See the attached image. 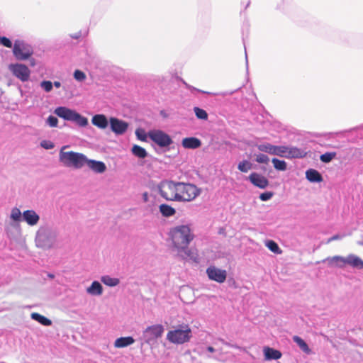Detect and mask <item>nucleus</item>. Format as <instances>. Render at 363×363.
<instances>
[{"label":"nucleus","instance_id":"79ce46f5","mask_svg":"<svg viewBox=\"0 0 363 363\" xmlns=\"http://www.w3.org/2000/svg\"><path fill=\"white\" fill-rule=\"evenodd\" d=\"M274 196V193L272 191H265L259 195V199L262 201H267L270 200Z\"/></svg>","mask_w":363,"mask_h":363},{"label":"nucleus","instance_id":"c9c22d12","mask_svg":"<svg viewBox=\"0 0 363 363\" xmlns=\"http://www.w3.org/2000/svg\"><path fill=\"white\" fill-rule=\"evenodd\" d=\"M255 160L259 164H268L269 162V158L267 155L259 153V154H255Z\"/></svg>","mask_w":363,"mask_h":363},{"label":"nucleus","instance_id":"bb28decb","mask_svg":"<svg viewBox=\"0 0 363 363\" xmlns=\"http://www.w3.org/2000/svg\"><path fill=\"white\" fill-rule=\"evenodd\" d=\"M31 318L44 326H50L52 325V321L45 316L40 315L38 313H32Z\"/></svg>","mask_w":363,"mask_h":363},{"label":"nucleus","instance_id":"37998d69","mask_svg":"<svg viewBox=\"0 0 363 363\" xmlns=\"http://www.w3.org/2000/svg\"><path fill=\"white\" fill-rule=\"evenodd\" d=\"M40 146L45 150H51L54 148L55 145L50 140H44L40 142Z\"/></svg>","mask_w":363,"mask_h":363},{"label":"nucleus","instance_id":"49530a36","mask_svg":"<svg viewBox=\"0 0 363 363\" xmlns=\"http://www.w3.org/2000/svg\"><path fill=\"white\" fill-rule=\"evenodd\" d=\"M143 199L144 202H147L148 201L149 196H148V193L147 192H144L143 194Z\"/></svg>","mask_w":363,"mask_h":363},{"label":"nucleus","instance_id":"f03ea898","mask_svg":"<svg viewBox=\"0 0 363 363\" xmlns=\"http://www.w3.org/2000/svg\"><path fill=\"white\" fill-rule=\"evenodd\" d=\"M169 237L173 246L178 252H184L187 257L192 258L191 252L188 249L194 235L189 225H178L170 229Z\"/></svg>","mask_w":363,"mask_h":363},{"label":"nucleus","instance_id":"4be33fe9","mask_svg":"<svg viewBox=\"0 0 363 363\" xmlns=\"http://www.w3.org/2000/svg\"><path fill=\"white\" fill-rule=\"evenodd\" d=\"M306 178L312 183H319L323 181L322 174L315 169H308L306 170Z\"/></svg>","mask_w":363,"mask_h":363},{"label":"nucleus","instance_id":"c03bdc74","mask_svg":"<svg viewBox=\"0 0 363 363\" xmlns=\"http://www.w3.org/2000/svg\"><path fill=\"white\" fill-rule=\"evenodd\" d=\"M186 87H187L189 90H191V91L194 90V91H198V92H201V93H204V94H213L212 93H210V92H206V91H201V90H200V89H196V88H195V87H194V86H189V85H186Z\"/></svg>","mask_w":363,"mask_h":363},{"label":"nucleus","instance_id":"b1692460","mask_svg":"<svg viewBox=\"0 0 363 363\" xmlns=\"http://www.w3.org/2000/svg\"><path fill=\"white\" fill-rule=\"evenodd\" d=\"M135 342V339L131 336L121 337L115 340L114 346L117 348H123L131 345Z\"/></svg>","mask_w":363,"mask_h":363},{"label":"nucleus","instance_id":"5701e85b","mask_svg":"<svg viewBox=\"0 0 363 363\" xmlns=\"http://www.w3.org/2000/svg\"><path fill=\"white\" fill-rule=\"evenodd\" d=\"M86 292L91 296H100L103 294V286L99 281H94L86 289Z\"/></svg>","mask_w":363,"mask_h":363},{"label":"nucleus","instance_id":"a211bd4d","mask_svg":"<svg viewBox=\"0 0 363 363\" xmlns=\"http://www.w3.org/2000/svg\"><path fill=\"white\" fill-rule=\"evenodd\" d=\"M182 145L186 149L194 150L201 147V141L195 137H188L182 140Z\"/></svg>","mask_w":363,"mask_h":363},{"label":"nucleus","instance_id":"7ed1b4c3","mask_svg":"<svg viewBox=\"0 0 363 363\" xmlns=\"http://www.w3.org/2000/svg\"><path fill=\"white\" fill-rule=\"evenodd\" d=\"M57 231L52 227L46 224L39 228L36 232V246L42 249H50L56 242Z\"/></svg>","mask_w":363,"mask_h":363},{"label":"nucleus","instance_id":"58836bf2","mask_svg":"<svg viewBox=\"0 0 363 363\" xmlns=\"http://www.w3.org/2000/svg\"><path fill=\"white\" fill-rule=\"evenodd\" d=\"M135 135L138 140L141 141H146L148 137L147 133L143 129L138 128L135 130Z\"/></svg>","mask_w":363,"mask_h":363},{"label":"nucleus","instance_id":"72a5a7b5","mask_svg":"<svg viewBox=\"0 0 363 363\" xmlns=\"http://www.w3.org/2000/svg\"><path fill=\"white\" fill-rule=\"evenodd\" d=\"M194 111L197 118L201 120L208 119V113L204 109L201 108L199 107H194Z\"/></svg>","mask_w":363,"mask_h":363},{"label":"nucleus","instance_id":"a18cd8bd","mask_svg":"<svg viewBox=\"0 0 363 363\" xmlns=\"http://www.w3.org/2000/svg\"><path fill=\"white\" fill-rule=\"evenodd\" d=\"M341 238H342V236L340 235H335L333 237H331L330 238H329L328 242H331V241H333V240L341 239Z\"/></svg>","mask_w":363,"mask_h":363},{"label":"nucleus","instance_id":"2eb2a0df","mask_svg":"<svg viewBox=\"0 0 363 363\" xmlns=\"http://www.w3.org/2000/svg\"><path fill=\"white\" fill-rule=\"evenodd\" d=\"M110 128L116 135L124 134L128 128V123L116 117H111L109 120Z\"/></svg>","mask_w":363,"mask_h":363},{"label":"nucleus","instance_id":"4c0bfd02","mask_svg":"<svg viewBox=\"0 0 363 363\" xmlns=\"http://www.w3.org/2000/svg\"><path fill=\"white\" fill-rule=\"evenodd\" d=\"M73 77L79 82H84L86 78L85 73L80 69H76L73 73Z\"/></svg>","mask_w":363,"mask_h":363},{"label":"nucleus","instance_id":"473e14b6","mask_svg":"<svg viewBox=\"0 0 363 363\" xmlns=\"http://www.w3.org/2000/svg\"><path fill=\"white\" fill-rule=\"evenodd\" d=\"M266 246L268 247L269 250H271L274 253L279 254L281 252L278 244L274 240H267Z\"/></svg>","mask_w":363,"mask_h":363},{"label":"nucleus","instance_id":"ddd939ff","mask_svg":"<svg viewBox=\"0 0 363 363\" xmlns=\"http://www.w3.org/2000/svg\"><path fill=\"white\" fill-rule=\"evenodd\" d=\"M285 155L287 159H301L307 156L309 150L306 147H297L292 145H285Z\"/></svg>","mask_w":363,"mask_h":363},{"label":"nucleus","instance_id":"f704fd0d","mask_svg":"<svg viewBox=\"0 0 363 363\" xmlns=\"http://www.w3.org/2000/svg\"><path fill=\"white\" fill-rule=\"evenodd\" d=\"M10 218L13 221L19 222L22 220V213L18 208H13L11 210Z\"/></svg>","mask_w":363,"mask_h":363},{"label":"nucleus","instance_id":"dca6fc26","mask_svg":"<svg viewBox=\"0 0 363 363\" xmlns=\"http://www.w3.org/2000/svg\"><path fill=\"white\" fill-rule=\"evenodd\" d=\"M249 181L259 189H266L269 185V180L263 175L252 172L248 177Z\"/></svg>","mask_w":363,"mask_h":363},{"label":"nucleus","instance_id":"09e8293b","mask_svg":"<svg viewBox=\"0 0 363 363\" xmlns=\"http://www.w3.org/2000/svg\"><path fill=\"white\" fill-rule=\"evenodd\" d=\"M207 351H208L209 352H214L216 351V350L214 349V347H211V346H208L206 348Z\"/></svg>","mask_w":363,"mask_h":363},{"label":"nucleus","instance_id":"0eeeda50","mask_svg":"<svg viewBox=\"0 0 363 363\" xmlns=\"http://www.w3.org/2000/svg\"><path fill=\"white\" fill-rule=\"evenodd\" d=\"M328 260L330 264L335 263V266L339 268H344L347 264L357 269H363V260L354 254H350L347 257L336 255L331 258H328Z\"/></svg>","mask_w":363,"mask_h":363},{"label":"nucleus","instance_id":"3c124183","mask_svg":"<svg viewBox=\"0 0 363 363\" xmlns=\"http://www.w3.org/2000/svg\"><path fill=\"white\" fill-rule=\"evenodd\" d=\"M245 63H246V67H247V70L248 69V60H247V52L245 51Z\"/></svg>","mask_w":363,"mask_h":363},{"label":"nucleus","instance_id":"6e6552de","mask_svg":"<svg viewBox=\"0 0 363 363\" xmlns=\"http://www.w3.org/2000/svg\"><path fill=\"white\" fill-rule=\"evenodd\" d=\"M147 135L164 152L169 150L171 145L174 143L172 138L162 130H151L148 131Z\"/></svg>","mask_w":363,"mask_h":363},{"label":"nucleus","instance_id":"39448f33","mask_svg":"<svg viewBox=\"0 0 363 363\" xmlns=\"http://www.w3.org/2000/svg\"><path fill=\"white\" fill-rule=\"evenodd\" d=\"M54 113L65 121L74 122L79 127H85L88 125V119L86 117L66 106L57 107L54 110Z\"/></svg>","mask_w":363,"mask_h":363},{"label":"nucleus","instance_id":"e433bc0d","mask_svg":"<svg viewBox=\"0 0 363 363\" xmlns=\"http://www.w3.org/2000/svg\"><path fill=\"white\" fill-rule=\"evenodd\" d=\"M40 86L45 91L50 92L52 90L53 84L51 81L43 80L40 82Z\"/></svg>","mask_w":363,"mask_h":363},{"label":"nucleus","instance_id":"603ef678","mask_svg":"<svg viewBox=\"0 0 363 363\" xmlns=\"http://www.w3.org/2000/svg\"><path fill=\"white\" fill-rule=\"evenodd\" d=\"M48 277L50 279H53L55 277V275L53 274L48 273Z\"/></svg>","mask_w":363,"mask_h":363},{"label":"nucleus","instance_id":"2f4dec72","mask_svg":"<svg viewBox=\"0 0 363 363\" xmlns=\"http://www.w3.org/2000/svg\"><path fill=\"white\" fill-rule=\"evenodd\" d=\"M336 155L335 152H327L320 156V160L323 163H329L336 157Z\"/></svg>","mask_w":363,"mask_h":363},{"label":"nucleus","instance_id":"c85d7f7f","mask_svg":"<svg viewBox=\"0 0 363 363\" xmlns=\"http://www.w3.org/2000/svg\"><path fill=\"white\" fill-rule=\"evenodd\" d=\"M132 152L135 156L140 159H144L147 155V152L145 149L138 145H134L133 146Z\"/></svg>","mask_w":363,"mask_h":363},{"label":"nucleus","instance_id":"cd10ccee","mask_svg":"<svg viewBox=\"0 0 363 363\" xmlns=\"http://www.w3.org/2000/svg\"><path fill=\"white\" fill-rule=\"evenodd\" d=\"M101 281L108 286H116L120 283L118 278H113L108 275H104L101 277Z\"/></svg>","mask_w":363,"mask_h":363},{"label":"nucleus","instance_id":"de8ad7c7","mask_svg":"<svg viewBox=\"0 0 363 363\" xmlns=\"http://www.w3.org/2000/svg\"><path fill=\"white\" fill-rule=\"evenodd\" d=\"M53 86H55L56 88H60L61 86V83L58 81H55L52 83Z\"/></svg>","mask_w":363,"mask_h":363},{"label":"nucleus","instance_id":"a19ab883","mask_svg":"<svg viewBox=\"0 0 363 363\" xmlns=\"http://www.w3.org/2000/svg\"><path fill=\"white\" fill-rule=\"evenodd\" d=\"M46 123L50 127H57L58 125V119L54 116H49L46 120Z\"/></svg>","mask_w":363,"mask_h":363},{"label":"nucleus","instance_id":"393cba45","mask_svg":"<svg viewBox=\"0 0 363 363\" xmlns=\"http://www.w3.org/2000/svg\"><path fill=\"white\" fill-rule=\"evenodd\" d=\"M293 340L296 342L299 348L306 354H312L311 349L308 347V344L299 336L295 335L293 337Z\"/></svg>","mask_w":363,"mask_h":363},{"label":"nucleus","instance_id":"c756f323","mask_svg":"<svg viewBox=\"0 0 363 363\" xmlns=\"http://www.w3.org/2000/svg\"><path fill=\"white\" fill-rule=\"evenodd\" d=\"M274 167L278 171H285L287 169V164L284 160H281L277 158L272 160Z\"/></svg>","mask_w":363,"mask_h":363},{"label":"nucleus","instance_id":"4468645a","mask_svg":"<svg viewBox=\"0 0 363 363\" xmlns=\"http://www.w3.org/2000/svg\"><path fill=\"white\" fill-rule=\"evenodd\" d=\"M206 274L209 279L220 284L223 283L227 277L225 270L217 268L215 266L208 267L206 269Z\"/></svg>","mask_w":363,"mask_h":363},{"label":"nucleus","instance_id":"a878e982","mask_svg":"<svg viewBox=\"0 0 363 363\" xmlns=\"http://www.w3.org/2000/svg\"><path fill=\"white\" fill-rule=\"evenodd\" d=\"M159 209L162 216L166 218L173 216L176 213V210L168 204L160 205Z\"/></svg>","mask_w":363,"mask_h":363},{"label":"nucleus","instance_id":"20e7f679","mask_svg":"<svg viewBox=\"0 0 363 363\" xmlns=\"http://www.w3.org/2000/svg\"><path fill=\"white\" fill-rule=\"evenodd\" d=\"M192 337V331L187 324H181L172 327L167 334V340L173 344L182 345L190 341Z\"/></svg>","mask_w":363,"mask_h":363},{"label":"nucleus","instance_id":"ea45409f","mask_svg":"<svg viewBox=\"0 0 363 363\" xmlns=\"http://www.w3.org/2000/svg\"><path fill=\"white\" fill-rule=\"evenodd\" d=\"M0 45L8 48H11L13 47L11 40L5 36H0Z\"/></svg>","mask_w":363,"mask_h":363},{"label":"nucleus","instance_id":"864d4df0","mask_svg":"<svg viewBox=\"0 0 363 363\" xmlns=\"http://www.w3.org/2000/svg\"><path fill=\"white\" fill-rule=\"evenodd\" d=\"M220 341H221L223 343H224V344H227V343L224 341V340H220Z\"/></svg>","mask_w":363,"mask_h":363},{"label":"nucleus","instance_id":"8fccbe9b","mask_svg":"<svg viewBox=\"0 0 363 363\" xmlns=\"http://www.w3.org/2000/svg\"><path fill=\"white\" fill-rule=\"evenodd\" d=\"M80 36H81V34L79 33L75 34L74 35H72L71 37L74 39H78Z\"/></svg>","mask_w":363,"mask_h":363},{"label":"nucleus","instance_id":"423d86ee","mask_svg":"<svg viewBox=\"0 0 363 363\" xmlns=\"http://www.w3.org/2000/svg\"><path fill=\"white\" fill-rule=\"evenodd\" d=\"M60 160L66 167L80 169L86 164V162H87V157L84 154L73 151H60Z\"/></svg>","mask_w":363,"mask_h":363},{"label":"nucleus","instance_id":"7c9ffc66","mask_svg":"<svg viewBox=\"0 0 363 363\" xmlns=\"http://www.w3.org/2000/svg\"><path fill=\"white\" fill-rule=\"evenodd\" d=\"M252 168V164L248 160H242V161L240 162L238 165V169L240 172H244V173L247 172Z\"/></svg>","mask_w":363,"mask_h":363},{"label":"nucleus","instance_id":"f8f14e48","mask_svg":"<svg viewBox=\"0 0 363 363\" xmlns=\"http://www.w3.org/2000/svg\"><path fill=\"white\" fill-rule=\"evenodd\" d=\"M257 149L260 152H266L269 155H277L284 157L285 155V145H274L268 143L257 145Z\"/></svg>","mask_w":363,"mask_h":363},{"label":"nucleus","instance_id":"aec40b11","mask_svg":"<svg viewBox=\"0 0 363 363\" xmlns=\"http://www.w3.org/2000/svg\"><path fill=\"white\" fill-rule=\"evenodd\" d=\"M264 355L266 360H277L281 357V352L269 347L264 348Z\"/></svg>","mask_w":363,"mask_h":363},{"label":"nucleus","instance_id":"9b49d317","mask_svg":"<svg viewBox=\"0 0 363 363\" xmlns=\"http://www.w3.org/2000/svg\"><path fill=\"white\" fill-rule=\"evenodd\" d=\"M9 69L21 82H26L29 80L30 70L26 65L21 63L11 64Z\"/></svg>","mask_w":363,"mask_h":363},{"label":"nucleus","instance_id":"f257e3e1","mask_svg":"<svg viewBox=\"0 0 363 363\" xmlns=\"http://www.w3.org/2000/svg\"><path fill=\"white\" fill-rule=\"evenodd\" d=\"M156 189L163 199L172 201H191L200 194L194 184L169 179L161 181Z\"/></svg>","mask_w":363,"mask_h":363},{"label":"nucleus","instance_id":"1a4fd4ad","mask_svg":"<svg viewBox=\"0 0 363 363\" xmlns=\"http://www.w3.org/2000/svg\"><path fill=\"white\" fill-rule=\"evenodd\" d=\"M12 51L16 59L21 61L28 60L33 54L32 46L22 40L14 41Z\"/></svg>","mask_w":363,"mask_h":363},{"label":"nucleus","instance_id":"412c9836","mask_svg":"<svg viewBox=\"0 0 363 363\" xmlns=\"http://www.w3.org/2000/svg\"><path fill=\"white\" fill-rule=\"evenodd\" d=\"M92 123L96 127L104 129L108 125V121L106 116L104 114H96L92 117Z\"/></svg>","mask_w":363,"mask_h":363},{"label":"nucleus","instance_id":"9d476101","mask_svg":"<svg viewBox=\"0 0 363 363\" xmlns=\"http://www.w3.org/2000/svg\"><path fill=\"white\" fill-rule=\"evenodd\" d=\"M164 333V327L160 324L148 326L143 333L141 337L145 343L151 345L157 339L160 337Z\"/></svg>","mask_w":363,"mask_h":363},{"label":"nucleus","instance_id":"f3484780","mask_svg":"<svg viewBox=\"0 0 363 363\" xmlns=\"http://www.w3.org/2000/svg\"><path fill=\"white\" fill-rule=\"evenodd\" d=\"M22 220L30 226L37 225L40 216L34 210H26L22 213Z\"/></svg>","mask_w":363,"mask_h":363},{"label":"nucleus","instance_id":"6ab92c4d","mask_svg":"<svg viewBox=\"0 0 363 363\" xmlns=\"http://www.w3.org/2000/svg\"><path fill=\"white\" fill-rule=\"evenodd\" d=\"M86 164L96 173H103L106 169L105 163L101 161L89 160L87 158V162H86Z\"/></svg>","mask_w":363,"mask_h":363}]
</instances>
